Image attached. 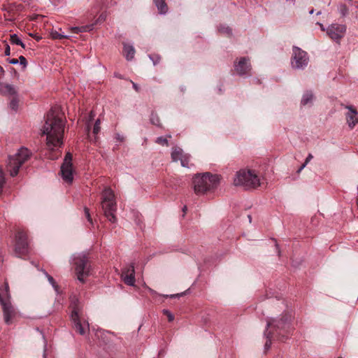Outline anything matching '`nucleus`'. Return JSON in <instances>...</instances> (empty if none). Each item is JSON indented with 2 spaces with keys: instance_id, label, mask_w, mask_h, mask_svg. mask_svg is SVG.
<instances>
[{
  "instance_id": "f257e3e1",
  "label": "nucleus",
  "mask_w": 358,
  "mask_h": 358,
  "mask_svg": "<svg viewBox=\"0 0 358 358\" xmlns=\"http://www.w3.org/2000/svg\"><path fill=\"white\" fill-rule=\"evenodd\" d=\"M64 126V116L59 108H51L45 116L42 130V134L46 136V144L49 149L54 150L63 145Z\"/></svg>"
},
{
  "instance_id": "f03ea898",
  "label": "nucleus",
  "mask_w": 358,
  "mask_h": 358,
  "mask_svg": "<svg viewBox=\"0 0 358 358\" xmlns=\"http://www.w3.org/2000/svg\"><path fill=\"white\" fill-rule=\"evenodd\" d=\"M266 329L276 336V340L285 342L292 333L294 328L291 325V316L285 314L281 317H268Z\"/></svg>"
},
{
  "instance_id": "7ed1b4c3",
  "label": "nucleus",
  "mask_w": 358,
  "mask_h": 358,
  "mask_svg": "<svg viewBox=\"0 0 358 358\" xmlns=\"http://www.w3.org/2000/svg\"><path fill=\"white\" fill-rule=\"evenodd\" d=\"M220 182V176L206 172L197 174L193 178L194 191L196 194H203L208 191L216 188Z\"/></svg>"
},
{
  "instance_id": "20e7f679",
  "label": "nucleus",
  "mask_w": 358,
  "mask_h": 358,
  "mask_svg": "<svg viewBox=\"0 0 358 358\" xmlns=\"http://www.w3.org/2000/svg\"><path fill=\"white\" fill-rule=\"evenodd\" d=\"M31 152L26 148L22 147L13 156H9L7 161L6 169L10 176L17 175L21 166L30 157Z\"/></svg>"
},
{
  "instance_id": "39448f33",
  "label": "nucleus",
  "mask_w": 358,
  "mask_h": 358,
  "mask_svg": "<svg viewBox=\"0 0 358 358\" xmlns=\"http://www.w3.org/2000/svg\"><path fill=\"white\" fill-rule=\"evenodd\" d=\"M236 186H242L245 189L256 188L260 185L259 178L251 170H241L237 172L234 180Z\"/></svg>"
},
{
  "instance_id": "423d86ee",
  "label": "nucleus",
  "mask_w": 358,
  "mask_h": 358,
  "mask_svg": "<svg viewBox=\"0 0 358 358\" xmlns=\"http://www.w3.org/2000/svg\"><path fill=\"white\" fill-rule=\"evenodd\" d=\"M73 264L77 279L84 283V277L88 276L90 273V265L87 255L84 253L77 254L73 257Z\"/></svg>"
},
{
  "instance_id": "0eeeda50",
  "label": "nucleus",
  "mask_w": 358,
  "mask_h": 358,
  "mask_svg": "<svg viewBox=\"0 0 358 358\" xmlns=\"http://www.w3.org/2000/svg\"><path fill=\"white\" fill-rule=\"evenodd\" d=\"M309 57L308 53L297 46L292 48V56L291 58V66L292 69L303 70L308 64Z\"/></svg>"
},
{
  "instance_id": "6e6552de",
  "label": "nucleus",
  "mask_w": 358,
  "mask_h": 358,
  "mask_svg": "<svg viewBox=\"0 0 358 358\" xmlns=\"http://www.w3.org/2000/svg\"><path fill=\"white\" fill-rule=\"evenodd\" d=\"M29 252L27 235L23 231H18L15 235V253L17 257H22Z\"/></svg>"
},
{
  "instance_id": "1a4fd4ad",
  "label": "nucleus",
  "mask_w": 358,
  "mask_h": 358,
  "mask_svg": "<svg viewBox=\"0 0 358 358\" xmlns=\"http://www.w3.org/2000/svg\"><path fill=\"white\" fill-rule=\"evenodd\" d=\"M77 302L78 299H74L71 303L73 310L71 314V320L73 324L75 330L80 335L83 336L86 334L87 331H89V324L87 323L86 327H85L81 323L78 316Z\"/></svg>"
},
{
  "instance_id": "9d476101",
  "label": "nucleus",
  "mask_w": 358,
  "mask_h": 358,
  "mask_svg": "<svg viewBox=\"0 0 358 358\" xmlns=\"http://www.w3.org/2000/svg\"><path fill=\"white\" fill-rule=\"evenodd\" d=\"M346 31V26L345 24H331L327 29V34L334 41H339L343 37Z\"/></svg>"
},
{
  "instance_id": "9b49d317",
  "label": "nucleus",
  "mask_w": 358,
  "mask_h": 358,
  "mask_svg": "<svg viewBox=\"0 0 358 358\" xmlns=\"http://www.w3.org/2000/svg\"><path fill=\"white\" fill-rule=\"evenodd\" d=\"M234 67L235 71L237 73L238 76H246L251 70L250 59L246 57H241L238 62H234Z\"/></svg>"
},
{
  "instance_id": "f8f14e48",
  "label": "nucleus",
  "mask_w": 358,
  "mask_h": 358,
  "mask_svg": "<svg viewBox=\"0 0 358 358\" xmlns=\"http://www.w3.org/2000/svg\"><path fill=\"white\" fill-rule=\"evenodd\" d=\"M0 303L3 311L4 321L7 324H9L14 315V309L11 305L9 297L8 296V298L4 299L0 294Z\"/></svg>"
},
{
  "instance_id": "ddd939ff",
  "label": "nucleus",
  "mask_w": 358,
  "mask_h": 358,
  "mask_svg": "<svg viewBox=\"0 0 358 358\" xmlns=\"http://www.w3.org/2000/svg\"><path fill=\"white\" fill-rule=\"evenodd\" d=\"M102 208L105 216L112 223H115L117 220L115 215L116 211V203L114 201H102Z\"/></svg>"
},
{
  "instance_id": "4468645a",
  "label": "nucleus",
  "mask_w": 358,
  "mask_h": 358,
  "mask_svg": "<svg viewBox=\"0 0 358 358\" xmlns=\"http://www.w3.org/2000/svg\"><path fill=\"white\" fill-rule=\"evenodd\" d=\"M345 108L348 110L345 115L347 124L352 129L358 124V113L352 106H346Z\"/></svg>"
},
{
  "instance_id": "2eb2a0df",
  "label": "nucleus",
  "mask_w": 358,
  "mask_h": 358,
  "mask_svg": "<svg viewBox=\"0 0 358 358\" xmlns=\"http://www.w3.org/2000/svg\"><path fill=\"white\" fill-rule=\"evenodd\" d=\"M61 174L63 180L67 182H72L73 180V169L71 165L62 164Z\"/></svg>"
},
{
  "instance_id": "dca6fc26",
  "label": "nucleus",
  "mask_w": 358,
  "mask_h": 358,
  "mask_svg": "<svg viewBox=\"0 0 358 358\" xmlns=\"http://www.w3.org/2000/svg\"><path fill=\"white\" fill-rule=\"evenodd\" d=\"M0 94L3 95L16 96L17 91L12 85L0 83Z\"/></svg>"
},
{
  "instance_id": "f3484780",
  "label": "nucleus",
  "mask_w": 358,
  "mask_h": 358,
  "mask_svg": "<svg viewBox=\"0 0 358 358\" xmlns=\"http://www.w3.org/2000/svg\"><path fill=\"white\" fill-rule=\"evenodd\" d=\"M123 45V52L126 57V59L128 61H131L134 57L135 49L132 45H129L127 43H124Z\"/></svg>"
},
{
  "instance_id": "a211bd4d",
  "label": "nucleus",
  "mask_w": 358,
  "mask_h": 358,
  "mask_svg": "<svg viewBox=\"0 0 358 358\" xmlns=\"http://www.w3.org/2000/svg\"><path fill=\"white\" fill-rule=\"evenodd\" d=\"M314 99V94L312 91H306L301 98V104L302 106H306L308 104H312Z\"/></svg>"
},
{
  "instance_id": "6ab92c4d",
  "label": "nucleus",
  "mask_w": 358,
  "mask_h": 358,
  "mask_svg": "<svg viewBox=\"0 0 358 358\" xmlns=\"http://www.w3.org/2000/svg\"><path fill=\"white\" fill-rule=\"evenodd\" d=\"M171 159L173 162H178L180 160L181 158L185 155L183 150L182 148L179 147H175L172 149L171 152Z\"/></svg>"
},
{
  "instance_id": "aec40b11",
  "label": "nucleus",
  "mask_w": 358,
  "mask_h": 358,
  "mask_svg": "<svg viewBox=\"0 0 358 358\" xmlns=\"http://www.w3.org/2000/svg\"><path fill=\"white\" fill-rule=\"evenodd\" d=\"M273 332H268L267 329L264 331V336L266 338V341L264 344V351L266 352L271 348L272 339H276V336L273 335Z\"/></svg>"
},
{
  "instance_id": "412c9836",
  "label": "nucleus",
  "mask_w": 358,
  "mask_h": 358,
  "mask_svg": "<svg viewBox=\"0 0 358 358\" xmlns=\"http://www.w3.org/2000/svg\"><path fill=\"white\" fill-rule=\"evenodd\" d=\"M154 3L160 14H166L168 12V6L165 0H154Z\"/></svg>"
},
{
  "instance_id": "4be33fe9",
  "label": "nucleus",
  "mask_w": 358,
  "mask_h": 358,
  "mask_svg": "<svg viewBox=\"0 0 358 358\" xmlns=\"http://www.w3.org/2000/svg\"><path fill=\"white\" fill-rule=\"evenodd\" d=\"M114 193L110 188H105L102 193V201H114Z\"/></svg>"
},
{
  "instance_id": "5701e85b",
  "label": "nucleus",
  "mask_w": 358,
  "mask_h": 358,
  "mask_svg": "<svg viewBox=\"0 0 358 358\" xmlns=\"http://www.w3.org/2000/svg\"><path fill=\"white\" fill-rule=\"evenodd\" d=\"M135 275L134 263L127 265L122 270V275Z\"/></svg>"
},
{
  "instance_id": "b1692460",
  "label": "nucleus",
  "mask_w": 358,
  "mask_h": 358,
  "mask_svg": "<svg viewBox=\"0 0 358 358\" xmlns=\"http://www.w3.org/2000/svg\"><path fill=\"white\" fill-rule=\"evenodd\" d=\"M10 42L11 44L20 45L22 48H24L25 45L22 42V41L18 37L16 34H13L10 35Z\"/></svg>"
},
{
  "instance_id": "393cba45",
  "label": "nucleus",
  "mask_w": 358,
  "mask_h": 358,
  "mask_svg": "<svg viewBox=\"0 0 358 358\" xmlns=\"http://www.w3.org/2000/svg\"><path fill=\"white\" fill-rule=\"evenodd\" d=\"M122 278H123V281L126 285L129 286H134L136 282L135 275H122Z\"/></svg>"
},
{
  "instance_id": "a878e982",
  "label": "nucleus",
  "mask_w": 358,
  "mask_h": 358,
  "mask_svg": "<svg viewBox=\"0 0 358 358\" xmlns=\"http://www.w3.org/2000/svg\"><path fill=\"white\" fill-rule=\"evenodd\" d=\"M171 138V134L166 135V137L159 136L156 138L155 143L157 144H159L162 146H169V144L168 138Z\"/></svg>"
},
{
  "instance_id": "bb28decb",
  "label": "nucleus",
  "mask_w": 358,
  "mask_h": 358,
  "mask_svg": "<svg viewBox=\"0 0 358 358\" xmlns=\"http://www.w3.org/2000/svg\"><path fill=\"white\" fill-rule=\"evenodd\" d=\"M50 34L52 38L53 39L62 40L64 38H68L69 37V36L65 35L64 33H59L58 31L53 29L50 31Z\"/></svg>"
},
{
  "instance_id": "cd10ccee",
  "label": "nucleus",
  "mask_w": 358,
  "mask_h": 358,
  "mask_svg": "<svg viewBox=\"0 0 358 358\" xmlns=\"http://www.w3.org/2000/svg\"><path fill=\"white\" fill-rule=\"evenodd\" d=\"M150 121L151 124H152L157 127H161V126H162L161 123H160V119H159L158 115L155 112H152V113L150 115Z\"/></svg>"
},
{
  "instance_id": "c85d7f7f",
  "label": "nucleus",
  "mask_w": 358,
  "mask_h": 358,
  "mask_svg": "<svg viewBox=\"0 0 358 358\" xmlns=\"http://www.w3.org/2000/svg\"><path fill=\"white\" fill-rule=\"evenodd\" d=\"M338 11L342 17H345L349 14V9L345 4H340L338 7Z\"/></svg>"
},
{
  "instance_id": "c756f323",
  "label": "nucleus",
  "mask_w": 358,
  "mask_h": 358,
  "mask_svg": "<svg viewBox=\"0 0 358 358\" xmlns=\"http://www.w3.org/2000/svg\"><path fill=\"white\" fill-rule=\"evenodd\" d=\"M43 273L45 274V275L47 277L48 282L51 284V285L53 287L55 290L58 292L59 291V287L57 285L55 279L50 275L45 270L43 271Z\"/></svg>"
},
{
  "instance_id": "7c9ffc66",
  "label": "nucleus",
  "mask_w": 358,
  "mask_h": 358,
  "mask_svg": "<svg viewBox=\"0 0 358 358\" xmlns=\"http://www.w3.org/2000/svg\"><path fill=\"white\" fill-rule=\"evenodd\" d=\"M18 103H19V100L17 97V95L13 96V99L10 101L9 106L12 110L16 111L18 108Z\"/></svg>"
},
{
  "instance_id": "2f4dec72",
  "label": "nucleus",
  "mask_w": 358,
  "mask_h": 358,
  "mask_svg": "<svg viewBox=\"0 0 358 358\" xmlns=\"http://www.w3.org/2000/svg\"><path fill=\"white\" fill-rule=\"evenodd\" d=\"M180 164L183 167L189 168V155L187 154H185V155L181 158Z\"/></svg>"
},
{
  "instance_id": "473e14b6",
  "label": "nucleus",
  "mask_w": 358,
  "mask_h": 358,
  "mask_svg": "<svg viewBox=\"0 0 358 358\" xmlns=\"http://www.w3.org/2000/svg\"><path fill=\"white\" fill-rule=\"evenodd\" d=\"M72 155L70 152H67L65 155L64 162L62 164L72 166Z\"/></svg>"
},
{
  "instance_id": "72a5a7b5",
  "label": "nucleus",
  "mask_w": 358,
  "mask_h": 358,
  "mask_svg": "<svg viewBox=\"0 0 358 358\" xmlns=\"http://www.w3.org/2000/svg\"><path fill=\"white\" fill-rule=\"evenodd\" d=\"M218 30L220 32L226 34L229 36L231 35L232 34L231 29L229 28V27L220 26Z\"/></svg>"
},
{
  "instance_id": "f704fd0d",
  "label": "nucleus",
  "mask_w": 358,
  "mask_h": 358,
  "mask_svg": "<svg viewBox=\"0 0 358 358\" xmlns=\"http://www.w3.org/2000/svg\"><path fill=\"white\" fill-rule=\"evenodd\" d=\"M100 129H101V127H100V120L99 119H97L96 121H95V123L94 124V127H93V134L96 136L99 132L100 131Z\"/></svg>"
},
{
  "instance_id": "c9c22d12",
  "label": "nucleus",
  "mask_w": 358,
  "mask_h": 358,
  "mask_svg": "<svg viewBox=\"0 0 358 358\" xmlns=\"http://www.w3.org/2000/svg\"><path fill=\"white\" fill-rule=\"evenodd\" d=\"M80 33L90 31L94 28V24H88L79 27Z\"/></svg>"
},
{
  "instance_id": "e433bc0d",
  "label": "nucleus",
  "mask_w": 358,
  "mask_h": 358,
  "mask_svg": "<svg viewBox=\"0 0 358 358\" xmlns=\"http://www.w3.org/2000/svg\"><path fill=\"white\" fill-rule=\"evenodd\" d=\"M5 177L2 169H0V194L3 191V185L5 184Z\"/></svg>"
},
{
  "instance_id": "4c0bfd02",
  "label": "nucleus",
  "mask_w": 358,
  "mask_h": 358,
  "mask_svg": "<svg viewBox=\"0 0 358 358\" xmlns=\"http://www.w3.org/2000/svg\"><path fill=\"white\" fill-rule=\"evenodd\" d=\"M18 63H20V64L22 66L23 69H25L27 66V59L22 55L20 56Z\"/></svg>"
},
{
  "instance_id": "58836bf2",
  "label": "nucleus",
  "mask_w": 358,
  "mask_h": 358,
  "mask_svg": "<svg viewBox=\"0 0 358 358\" xmlns=\"http://www.w3.org/2000/svg\"><path fill=\"white\" fill-rule=\"evenodd\" d=\"M163 313L167 316L169 322H172L174 320V315L169 310H163Z\"/></svg>"
},
{
  "instance_id": "ea45409f",
  "label": "nucleus",
  "mask_w": 358,
  "mask_h": 358,
  "mask_svg": "<svg viewBox=\"0 0 358 358\" xmlns=\"http://www.w3.org/2000/svg\"><path fill=\"white\" fill-rule=\"evenodd\" d=\"M149 57L152 61L154 65H156L159 62L160 57L159 55H150Z\"/></svg>"
},
{
  "instance_id": "a19ab883",
  "label": "nucleus",
  "mask_w": 358,
  "mask_h": 358,
  "mask_svg": "<svg viewBox=\"0 0 358 358\" xmlns=\"http://www.w3.org/2000/svg\"><path fill=\"white\" fill-rule=\"evenodd\" d=\"M94 117H95V113L93 111H91L90 113L89 114V120H87V130L90 129V122L94 119Z\"/></svg>"
},
{
  "instance_id": "79ce46f5",
  "label": "nucleus",
  "mask_w": 358,
  "mask_h": 358,
  "mask_svg": "<svg viewBox=\"0 0 358 358\" xmlns=\"http://www.w3.org/2000/svg\"><path fill=\"white\" fill-rule=\"evenodd\" d=\"M84 210H85V215L86 218L90 223H92V220L89 209L85 207Z\"/></svg>"
},
{
  "instance_id": "37998d69",
  "label": "nucleus",
  "mask_w": 358,
  "mask_h": 358,
  "mask_svg": "<svg viewBox=\"0 0 358 358\" xmlns=\"http://www.w3.org/2000/svg\"><path fill=\"white\" fill-rule=\"evenodd\" d=\"M71 32L73 34L80 33L79 27H71Z\"/></svg>"
},
{
  "instance_id": "c03bdc74",
  "label": "nucleus",
  "mask_w": 358,
  "mask_h": 358,
  "mask_svg": "<svg viewBox=\"0 0 358 358\" xmlns=\"http://www.w3.org/2000/svg\"><path fill=\"white\" fill-rule=\"evenodd\" d=\"M4 54L6 56H9L10 55V48L8 44L6 45Z\"/></svg>"
},
{
  "instance_id": "a18cd8bd",
  "label": "nucleus",
  "mask_w": 358,
  "mask_h": 358,
  "mask_svg": "<svg viewBox=\"0 0 358 358\" xmlns=\"http://www.w3.org/2000/svg\"><path fill=\"white\" fill-rule=\"evenodd\" d=\"M185 292H181L180 294H171L169 295V297L171 298H179L182 296H183L185 294ZM169 295H166V297H168Z\"/></svg>"
},
{
  "instance_id": "49530a36",
  "label": "nucleus",
  "mask_w": 358,
  "mask_h": 358,
  "mask_svg": "<svg viewBox=\"0 0 358 358\" xmlns=\"http://www.w3.org/2000/svg\"><path fill=\"white\" fill-rule=\"evenodd\" d=\"M7 62L11 64H18V59H7Z\"/></svg>"
},
{
  "instance_id": "de8ad7c7",
  "label": "nucleus",
  "mask_w": 358,
  "mask_h": 358,
  "mask_svg": "<svg viewBox=\"0 0 358 358\" xmlns=\"http://www.w3.org/2000/svg\"><path fill=\"white\" fill-rule=\"evenodd\" d=\"M313 155L312 154H308V155L307 156L306 160H305V162L304 164H306V165L308 164V163L313 159Z\"/></svg>"
},
{
  "instance_id": "09e8293b",
  "label": "nucleus",
  "mask_w": 358,
  "mask_h": 358,
  "mask_svg": "<svg viewBox=\"0 0 358 358\" xmlns=\"http://www.w3.org/2000/svg\"><path fill=\"white\" fill-rule=\"evenodd\" d=\"M132 83V86H133V88L136 91V92H139L140 90V87H138V85L134 83V82H131Z\"/></svg>"
},
{
  "instance_id": "8fccbe9b",
  "label": "nucleus",
  "mask_w": 358,
  "mask_h": 358,
  "mask_svg": "<svg viewBox=\"0 0 358 358\" xmlns=\"http://www.w3.org/2000/svg\"><path fill=\"white\" fill-rule=\"evenodd\" d=\"M105 20V17L103 16V14H101L99 17L98 18V20H96V22H103Z\"/></svg>"
},
{
  "instance_id": "3c124183",
  "label": "nucleus",
  "mask_w": 358,
  "mask_h": 358,
  "mask_svg": "<svg viewBox=\"0 0 358 358\" xmlns=\"http://www.w3.org/2000/svg\"><path fill=\"white\" fill-rule=\"evenodd\" d=\"M275 248H276V250H277L278 255V256H280V248H279V245L277 243L276 240H275Z\"/></svg>"
},
{
  "instance_id": "603ef678",
  "label": "nucleus",
  "mask_w": 358,
  "mask_h": 358,
  "mask_svg": "<svg viewBox=\"0 0 358 358\" xmlns=\"http://www.w3.org/2000/svg\"><path fill=\"white\" fill-rule=\"evenodd\" d=\"M116 139L120 141H122L124 138L119 134H116Z\"/></svg>"
},
{
  "instance_id": "864d4df0",
  "label": "nucleus",
  "mask_w": 358,
  "mask_h": 358,
  "mask_svg": "<svg viewBox=\"0 0 358 358\" xmlns=\"http://www.w3.org/2000/svg\"><path fill=\"white\" fill-rule=\"evenodd\" d=\"M306 164L303 163L298 169L297 173H300L306 167Z\"/></svg>"
},
{
  "instance_id": "5fc2aeb1",
  "label": "nucleus",
  "mask_w": 358,
  "mask_h": 358,
  "mask_svg": "<svg viewBox=\"0 0 358 358\" xmlns=\"http://www.w3.org/2000/svg\"><path fill=\"white\" fill-rule=\"evenodd\" d=\"M182 212H183V215H182V216H185V213H186V212H187V207L186 206H183V208H182Z\"/></svg>"
},
{
  "instance_id": "6e6d98bb",
  "label": "nucleus",
  "mask_w": 358,
  "mask_h": 358,
  "mask_svg": "<svg viewBox=\"0 0 358 358\" xmlns=\"http://www.w3.org/2000/svg\"><path fill=\"white\" fill-rule=\"evenodd\" d=\"M317 24H318V25L320 27V29H321L322 31H324V30H325V28H324V25H323L322 23L317 22Z\"/></svg>"
},
{
  "instance_id": "4d7b16f0",
  "label": "nucleus",
  "mask_w": 358,
  "mask_h": 358,
  "mask_svg": "<svg viewBox=\"0 0 358 358\" xmlns=\"http://www.w3.org/2000/svg\"><path fill=\"white\" fill-rule=\"evenodd\" d=\"M3 73H4V70H3V67L1 66H0V74Z\"/></svg>"
},
{
  "instance_id": "13d9d810",
  "label": "nucleus",
  "mask_w": 358,
  "mask_h": 358,
  "mask_svg": "<svg viewBox=\"0 0 358 358\" xmlns=\"http://www.w3.org/2000/svg\"><path fill=\"white\" fill-rule=\"evenodd\" d=\"M248 218L249 222L251 223V222H252V216L250 215H248Z\"/></svg>"
},
{
  "instance_id": "bf43d9fd",
  "label": "nucleus",
  "mask_w": 358,
  "mask_h": 358,
  "mask_svg": "<svg viewBox=\"0 0 358 358\" xmlns=\"http://www.w3.org/2000/svg\"><path fill=\"white\" fill-rule=\"evenodd\" d=\"M115 77H117V78H122V76H121V75H118V74H117V73H115Z\"/></svg>"
},
{
  "instance_id": "052dcab7",
  "label": "nucleus",
  "mask_w": 358,
  "mask_h": 358,
  "mask_svg": "<svg viewBox=\"0 0 358 358\" xmlns=\"http://www.w3.org/2000/svg\"><path fill=\"white\" fill-rule=\"evenodd\" d=\"M5 287H6V291L8 292V283H6Z\"/></svg>"
},
{
  "instance_id": "680f3d73",
  "label": "nucleus",
  "mask_w": 358,
  "mask_h": 358,
  "mask_svg": "<svg viewBox=\"0 0 358 358\" xmlns=\"http://www.w3.org/2000/svg\"><path fill=\"white\" fill-rule=\"evenodd\" d=\"M313 13H314V9H311V10L309 11V14H310V15L313 14Z\"/></svg>"
},
{
  "instance_id": "e2e57ef3",
  "label": "nucleus",
  "mask_w": 358,
  "mask_h": 358,
  "mask_svg": "<svg viewBox=\"0 0 358 358\" xmlns=\"http://www.w3.org/2000/svg\"><path fill=\"white\" fill-rule=\"evenodd\" d=\"M320 14H321V11H318V12L317 13V15H320Z\"/></svg>"
},
{
  "instance_id": "0e129e2a",
  "label": "nucleus",
  "mask_w": 358,
  "mask_h": 358,
  "mask_svg": "<svg viewBox=\"0 0 358 358\" xmlns=\"http://www.w3.org/2000/svg\"><path fill=\"white\" fill-rule=\"evenodd\" d=\"M43 358H47L45 352L43 354Z\"/></svg>"
},
{
  "instance_id": "69168bd1",
  "label": "nucleus",
  "mask_w": 358,
  "mask_h": 358,
  "mask_svg": "<svg viewBox=\"0 0 358 358\" xmlns=\"http://www.w3.org/2000/svg\"><path fill=\"white\" fill-rule=\"evenodd\" d=\"M96 138H97V137H96V136H95V137H94V141H96Z\"/></svg>"
},
{
  "instance_id": "338daca9",
  "label": "nucleus",
  "mask_w": 358,
  "mask_h": 358,
  "mask_svg": "<svg viewBox=\"0 0 358 358\" xmlns=\"http://www.w3.org/2000/svg\"><path fill=\"white\" fill-rule=\"evenodd\" d=\"M338 358H342V357H338Z\"/></svg>"
}]
</instances>
